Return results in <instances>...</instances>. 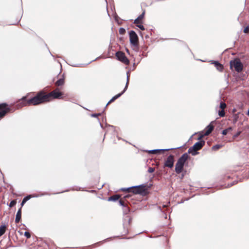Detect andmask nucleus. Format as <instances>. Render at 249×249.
<instances>
[{
	"mask_svg": "<svg viewBox=\"0 0 249 249\" xmlns=\"http://www.w3.org/2000/svg\"><path fill=\"white\" fill-rule=\"evenodd\" d=\"M37 93L40 105L49 102L53 99H61L64 97V93L60 91L58 88L49 93H47L44 90H41Z\"/></svg>",
	"mask_w": 249,
	"mask_h": 249,
	"instance_id": "obj_1",
	"label": "nucleus"
},
{
	"mask_svg": "<svg viewBox=\"0 0 249 249\" xmlns=\"http://www.w3.org/2000/svg\"><path fill=\"white\" fill-rule=\"evenodd\" d=\"M119 203L121 205L123 206H125V202H124V200H123V199H120L119 200Z\"/></svg>",
	"mask_w": 249,
	"mask_h": 249,
	"instance_id": "obj_27",
	"label": "nucleus"
},
{
	"mask_svg": "<svg viewBox=\"0 0 249 249\" xmlns=\"http://www.w3.org/2000/svg\"><path fill=\"white\" fill-rule=\"evenodd\" d=\"M248 115L249 116V110H248Z\"/></svg>",
	"mask_w": 249,
	"mask_h": 249,
	"instance_id": "obj_34",
	"label": "nucleus"
},
{
	"mask_svg": "<svg viewBox=\"0 0 249 249\" xmlns=\"http://www.w3.org/2000/svg\"><path fill=\"white\" fill-rule=\"evenodd\" d=\"M226 107V104L225 103L221 102L220 107L222 110H224Z\"/></svg>",
	"mask_w": 249,
	"mask_h": 249,
	"instance_id": "obj_25",
	"label": "nucleus"
},
{
	"mask_svg": "<svg viewBox=\"0 0 249 249\" xmlns=\"http://www.w3.org/2000/svg\"><path fill=\"white\" fill-rule=\"evenodd\" d=\"M204 144L205 142L203 140L196 142L189 149V153H191L192 155H196L197 154L196 151L201 149Z\"/></svg>",
	"mask_w": 249,
	"mask_h": 249,
	"instance_id": "obj_5",
	"label": "nucleus"
},
{
	"mask_svg": "<svg viewBox=\"0 0 249 249\" xmlns=\"http://www.w3.org/2000/svg\"><path fill=\"white\" fill-rule=\"evenodd\" d=\"M188 158L189 155L184 153L178 159L175 165V171L177 174H179L183 171L184 166Z\"/></svg>",
	"mask_w": 249,
	"mask_h": 249,
	"instance_id": "obj_3",
	"label": "nucleus"
},
{
	"mask_svg": "<svg viewBox=\"0 0 249 249\" xmlns=\"http://www.w3.org/2000/svg\"><path fill=\"white\" fill-rule=\"evenodd\" d=\"M21 219V208H20L16 216L15 222L16 223H18Z\"/></svg>",
	"mask_w": 249,
	"mask_h": 249,
	"instance_id": "obj_13",
	"label": "nucleus"
},
{
	"mask_svg": "<svg viewBox=\"0 0 249 249\" xmlns=\"http://www.w3.org/2000/svg\"><path fill=\"white\" fill-rule=\"evenodd\" d=\"M65 83V78L63 76L62 78H60L58 79L55 83V85L57 87H59L63 85Z\"/></svg>",
	"mask_w": 249,
	"mask_h": 249,
	"instance_id": "obj_16",
	"label": "nucleus"
},
{
	"mask_svg": "<svg viewBox=\"0 0 249 249\" xmlns=\"http://www.w3.org/2000/svg\"><path fill=\"white\" fill-rule=\"evenodd\" d=\"M129 76H128L127 78V82L126 83V85H125V87L124 90L122 92H121V93L116 95L114 97H113L111 98V99L108 102V103L107 104V105L111 104L112 102H114L116 99L119 98L125 92V91L126 90V89H127V87H128V85L129 84Z\"/></svg>",
	"mask_w": 249,
	"mask_h": 249,
	"instance_id": "obj_11",
	"label": "nucleus"
},
{
	"mask_svg": "<svg viewBox=\"0 0 249 249\" xmlns=\"http://www.w3.org/2000/svg\"><path fill=\"white\" fill-rule=\"evenodd\" d=\"M116 56L118 59L125 65L129 64L128 59L126 57L125 53L119 51L116 53Z\"/></svg>",
	"mask_w": 249,
	"mask_h": 249,
	"instance_id": "obj_9",
	"label": "nucleus"
},
{
	"mask_svg": "<svg viewBox=\"0 0 249 249\" xmlns=\"http://www.w3.org/2000/svg\"><path fill=\"white\" fill-rule=\"evenodd\" d=\"M32 93H28L19 99L16 104L18 108H20L25 106H37L40 105L37 93L34 96H31Z\"/></svg>",
	"mask_w": 249,
	"mask_h": 249,
	"instance_id": "obj_2",
	"label": "nucleus"
},
{
	"mask_svg": "<svg viewBox=\"0 0 249 249\" xmlns=\"http://www.w3.org/2000/svg\"><path fill=\"white\" fill-rule=\"evenodd\" d=\"M125 32V30L124 28H120L119 30V33L120 35H124Z\"/></svg>",
	"mask_w": 249,
	"mask_h": 249,
	"instance_id": "obj_23",
	"label": "nucleus"
},
{
	"mask_svg": "<svg viewBox=\"0 0 249 249\" xmlns=\"http://www.w3.org/2000/svg\"><path fill=\"white\" fill-rule=\"evenodd\" d=\"M16 203H17L16 199L13 200L11 201V202L9 204V207H14L16 204Z\"/></svg>",
	"mask_w": 249,
	"mask_h": 249,
	"instance_id": "obj_24",
	"label": "nucleus"
},
{
	"mask_svg": "<svg viewBox=\"0 0 249 249\" xmlns=\"http://www.w3.org/2000/svg\"><path fill=\"white\" fill-rule=\"evenodd\" d=\"M24 235L27 237V238H30L31 237V234L30 232L28 231H25L24 232Z\"/></svg>",
	"mask_w": 249,
	"mask_h": 249,
	"instance_id": "obj_29",
	"label": "nucleus"
},
{
	"mask_svg": "<svg viewBox=\"0 0 249 249\" xmlns=\"http://www.w3.org/2000/svg\"><path fill=\"white\" fill-rule=\"evenodd\" d=\"M128 196H126L124 197L125 198H126V197H128Z\"/></svg>",
	"mask_w": 249,
	"mask_h": 249,
	"instance_id": "obj_36",
	"label": "nucleus"
},
{
	"mask_svg": "<svg viewBox=\"0 0 249 249\" xmlns=\"http://www.w3.org/2000/svg\"><path fill=\"white\" fill-rule=\"evenodd\" d=\"M174 156L172 155H170L165 160L164 164V167H168L169 168H172L174 166Z\"/></svg>",
	"mask_w": 249,
	"mask_h": 249,
	"instance_id": "obj_10",
	"label": "nucleus"
},
{
	"mask_svg": "<svg viewBox=\"0 0 249 249\" xmlns=\"http://www.w3.org/2000/svg\"><path fill=\"white\" fill-rule=\"evenodd\" d=\"M145 15V11H143L142 14H141L137 18L140 20H143Z\"/></svg>",
	"mask_w": 249,
	"mask_h": 249,
	"instance_id": "obj_22",
	"label": "nucleus"
},
{
	"mask_svg": "<svg viewBox=\"0 0 249 249\" xmlns=\"http://www.w3.org/2000/svg\"><path fill=\"white\" fill-rule=\"evenodd\" d=\"M167 150L164 149H156V150H152L148 151L149 154H156L159 153H163L165 151H167Z\"/></svg>",
	"mask_w": 249,
	"mask_h": 249,
	"instance_id": "obj_15",
	"label": "nucleus"
},
{
	"mask_svg": "<svg viewBox=\"0 0 249 249\" xmlns=\"http://www.w3.org/2000/svg\"><path fill=\"white\" fill-rule=\"evenodd\" d=\"M11 108L8 107L6 103L0 104V119H2L8 112Z\"/></svg>",
	"mask_w": 249,
	"mask_h": 249,
	"instance_id": "obj_8",
	"label": "nucleus"
},
{
	"mask_svg": "<svg viewBox=\"0 0 249 249\" xmlns=\"http://www.w3.org/2000/svg\"><path fill=\"white\" fill-rule=\"evenodd\" d=\"M214 128V126L213 125L210 124L206 128V131L204 133V135L208 136L209 135L213 130Z\"/></svg>",
	"mask_w": 249,
	"mask_h": 249,
	"instance_id": "obj_14",
	"label": "nucleus"
},
{
	"mask_svg": "<svg viewBox=\"0 0 249 249\" xmlns=\"http://www.w3.org/2000/svg\"><path fill=\"white\" fill-rule=\"evenodd\" d=\"M93 116H97V114H93Z\"/></svg>",
	"mask_w": 249,
	"mask_h": 249,
	"instance_id": "obj_35",
	"label": "nucleus"
},
{
	"mask_svg": "<svg viewBox=\"0 0 249 249\" xmlns=\"http://www.w3.org/2000/svg\"><path fill=\"white\" fill-rule=\"evenodd\" d=\"M230 68L231 69L234 68L235 71L238 72H240L243 70V65L241 62L240 59H235L231 61Z\"/></svg>",
	"mask_w": 249,
	"mask_h": 249,
	"instance_id": "obj_6",
	"label": "nucleus"
},
{
	"mask_svg": "<svg viewBox=\"0 0 249 249\" xmlns=\"http://www.w3.org/2000/svg\"><path fill=\"white\" fill-rule=\"evenodd\" d=\"M124 191H126L128 193H133L135 194H141L142 195H145L147 193V189L145 186L140 185L138 186H135L130 187L126 189H122Z\"/></svg>",
	"mask_w": 249,
	"mask_h": 249,
	"instance_id": "obj_4",
	"label": "nucleus"
},
{
	"mask_svg": "<svg viewBox=\"0 0 249 249\" xmlns=\"http://www.w3.org/2000/svg\"><path fill=\"white\" fill-rule=\"evenodd\" d=\"M143 22L142 20H140L137 18L134 21V24L136 25L137 27L139 28L141 30H145V28L142 25Z\"/></svg>",
	"mask_w": 249,
	"mask_h": 249,
	"instance_id": "obj_12",
	"label": "nucleus"
},
{
	"mask_svg": "<svg viewBox=\"0 0 249 249\" xmlns=\"http://www.w3.org/2000/svg\"><path fill=\"white\" fill-rule=\"evenodd\" d=\"M6 229V226L5 225L0 227V237L5 233Z\"/></svg>",
	"mask_w": 249,
	"mask_h": 249,
	"instance_id": "obj_20",
	"label": "nucleus"
},
{
	"mask_svg": "<svg viewBox=\"0 0 249 249\" xmlns=\"http://www.w3.org/2000/svg\"><path fill=\"white\" fill-rule=\"evenodd\" d=\"M26 202H24L23 201V200H22V202L21 203V207L22 208V207L23 206L24 204Z\"/></svg>",
	"mask_w": 249,
	"mask_h": 249,
	"instance_id": "obj_33",
	"label": "nucleus"
},
{
	"mask_svg": "<svg viewBox=\"0 0 249 249\" xmlns=\"http://www.w3.org/2000/svg\"><path fill=\"white\" fill-rule=\"evenodd\" d=\"M218 114L220 117H224L225 114L224 110H221V111H219Z\"/></svg>",
	"mask_w": 249,
	"mask_h": 249,
	"instance_id": "obj_26",
	"label": "nucleus"
},
{
	"mask_svg": "<svg viewBox=\"0 0 249 249\" xmlns=\"http://www.w3.org/2000/svg\"><path fill=\"white\" fill-rule=\"evenodd\" d=\"M121 196L119 195H114L108 197V201H116L120 198Z\"/></svg>",
	"mask_w": 249,
	"mask_h": 249,
	"instance_id": "obj_17",
	"label": "nucleus"
},
{
	"mask_svg": "<svg viewBox=\"0 0 249 249\" xmlns=\"http://www.w3.org/2000/svg\"><path fill=\"white\" fill-rule=\"evenodd\" d=\"M214 64L215 66L216 67V69L218 71H222L223 70V66L220 63H218V62H215Z\"/></svg>",
	"mask_w": 249,
	"mask_h": 249,
	"instance_id": "obj_18",
	"label": "nucleus"
},
{
	"mask_svg": "<svg viewBox=\"0 0 249 249\" xmlns=\"http://www.w3.org/2000/svg\"><path fill=\"white\" fill-rule=\"evenodd\" d=\"M222 145L220 144H216L212 147V150L214 151L217 150L222 147Z\"/></svg>",
	"mask_w": 249,
	"mask_h": 249,
	"instance_id": "obj_21",
	"label": "nucleus"
},
{
	"mask_svg": "<svg viewBox=\"0 0 249 249\" xmlns=\"http://www.w3.org/2000/svg\"><path fill=\"white\" fill-rule=\"evenodd\" d=\"M129 35L131 44L134 47H138L139 45V38L137 34L134 31H131Z\"/></svg>",
	"mask_w": 249,
	"mask_h": 249,
	"instance_id": "obj_7",
	"label": "nucleus"
},
{
	"mask_svg": "<svg viewBox=\"0 0 249 249\" xmlns=\"http://www.w3.org/2000/svg\"><path fill=\"white\" fill-rule=\"evenodd\" d=\"M241 133V131H239V132H237L235 135H234L233 136V137H234V138H236V137H237L239 135H240Z\"/></svg>",
	"mask_w": 249,
	"mask_h": 249,
	"instance_id": "obj_32",
	"label": "nucleus"
},
{
	"mask_svg": "<svg viewBox=\"0 0 249 249\" xmlns=\"http://www.w3.org/2000/svg\"><path fill=\"white\" fill-rule=\"evenodd\" d=\"M31 196H28L25 197L23 199V201L26 202V201H27L28 200H29L31 198Z\"/></svg>",
	"mask_w": 249,
	"mask_h": 249,
	"instance_id": "obj_28",
	"label": "nucleus"
},
{
	"mask_svg": "<svg viewBox=\"0 0 249 249\" xmlns=\"http://www.w3.org/2000/svg\"><path fill=\"white\" fill-rule=\"evenodd\" d=\"M232 130H233L232 127H228V128H227V129H225L223 130L222 131V134L223 135H227L229 132H231Z\"/></svg>",
	"mask_w": 249,
	"mask_h": 249,
	"instance_id": "obj_19",
	"label": "nucleus"
},
{
	"mask_svg": "<svg viewBox=\"0 0 249 249\" xmlns=\"http://www.w3.org/2000/svg\"><path fill=\"white\" fill-rule=\"evenodd\" d=\"M155 171V169L154 168L150 167L148 169V172L151 173L154 172Z\"/></svg>",
	"mask_w": 249,
	"mask_h": 249,
	"instance_id": "obj_31",
	"label": "nucleus"
},
{
	"mask_svg": "<svg viewBox=\"0 0 249 249\" xmlns=\"http://www.w3.org/2000/svg\"><path fill=\"white\" fill-rule=\"evenodd\" d=\"M249 32V26H247L244 29V33H248Z\"/></svg>",
	"mask_w": 249,
	"mask_h": 249,
	"instance_id": "obj_30",
	"label": "nucleus"
}]
</instances>
